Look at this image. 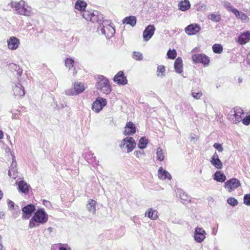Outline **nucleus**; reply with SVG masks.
<instances>
[{"label":"nucleus","mask_w":250,"mask_h":250,"mask_svg":"<svg viewBox=\"0 0 250 250\" xmlns=\"http://www.w3.org/2000/svg\"><path fill=\"white\" fill-rule=\"evenodd\" d=\"M10 7L13 8L18 15L27 17L34 15L35 12L32 7L23 0L19 1H12L10 3Z\"/></svg>","instance_id":"1"},{"label":"nucleus","mask_w":250,"mask_h":250,"mask_svg":"<svg viewBox=\"0 0 250 250\" xmlns=\"http://www.w3.org/2000/svg\"><path fill=\"white\" fill-rule=\"evenodd\" d=\"M48 220V215L43 208L38 209L34 214L29 222L30 229L39 227L45 224Z\"/></svg>","instance_id":"2"},{"label":"nucleus","mask_w":250,"mask_h":250,"mask_svg":"<svg viewBox=\"0 0 250 250\" xmlns=\"http://www.w3.org/2000/svg\"><path fill=\"white\" fill-rule=\"evenodd\" d=\"M96 87L103 94L108 95L112 91L108 79L103 75H99L96 77Z\"/></svg>","instance_id":"3"},{"label":"nucleus","mask_w":250,"mask_h":250,"mask_svg":"<svg viewBox=\"0 0 250 250\" xmlns=\"http://www.w3.org/2000/svg\"><path fill=\"white\" fill-rule=\"evenodd\" d=\"M110 23L111 22L109 21H103L102 24L98 27V30L108 39L112 37L115 33L114 28Z\"/></svg>","instance_id":"4"},{"label":"nucleus","mask_w":250,"mask_h":250,"mask_svg":"<svg viewBox=\"0 0 250 250\" xmlns=\"http://www.w3.org/2000/svg\"><path fill=\"white\" fill-rule=\"evenodd\" d=\"M83 17L87 21L98 22L100 25L104 21L103 15L97 11H84L83 13Z\"/></svg>","instance_id":"5"},{"label":"nucleus","mask_w":250,"mask_h":250,"mask_svg":"<svg viewBox=\"0 0 250 250\" xmlns=\"http://www.w3.org/2000/svg\"><path fill=\"white\" fill-rule=\"evenodd\" d=\"M244 115V113L242 109L236 107L230 110L228 114V118L233 124H237L241 121Z\"/></svg>","instance_id":"6"},{"label":"nucleus","mask_w":250,"mask_h":250,"mask_svg":"<svg viewBox=\"0 0 250 250\" xmlns=\"http://www.w3.org/2000/svg\"><path fill=\"white\" fill-rule=\"evenodd\" d=\"M136 143L135 140L131 137H126L124 138L119 146L123 151H126L127 153L131 152L136 147Z\"/></svg>","instance_id":"7"},{"label":"nucleus","mask_w":250,"mask_h":250,"mask_svg":"<svg viewBox=\"0 0 250 250\" xmlns=\"http://www.w3.org/2000/svg\"><path fill=\"white\" fill-rule=\"evenodd\" d=\"M86 88V87L83 83L75 82L73 84V87L67 89L65 92L66 95L68 96L77 95L83 93Z\"/></svg>","instance_id":"8"},{"label":"nucleus","mask_w":250,"mask_h":250,"mask_svg":"<svg viewBox=\"0 0 250 250\" xmlns=\"http://www.w3.org/2000/svg\"><path fill=\"white\" fill-rule=\"evenodd\" d=\"M107 104L105 99L97 98L92 104V109L96 113H99Z\"/></svg>","instance_id":"9"},{"label":"nucleus","mask_w":250,"mask_h":250,"mask_svg":"<svg viewBox=\"0 0 250 250\" xmlns=\"http://www.w3.org/2000/svg\"><path fill=\"white\" fill-rule=\"evenodd\" d=\"M207 233L202 228L196 227L193 234L194 241L198 243L203 242L206 238Z\"/></svg>","instance_id":"10"},{"label":"nucleus","mask_w":250,"mask_h":250,"mask_svg":"<svg viewBox=\"0 0 250 250\" xmlns=\"http://www.w3.org/2000/svg\"><path fill=\"white\" fill-rule=\"evenodd\" d=\"M192 60L194 63H201L205 66H208L209 63V58L203 54L192 55Z\"/></svg>","instance_id":"11"},{"label":"nucleus","mask_w":250,"mask_h":250,"mask_svg":"<svg viewBox=\"0 0 250 250\" xmlns=\"http://www.w3.org/2000/svg\"><path fill=\"white\" fill-rule=\"evenodd\" d=\"M241 186L240 182L236 178H231L225 183V188L230 192Z\"/></svg>","instance_id":"12"},{"label":"nucleus","mask_w":250,"mask_h":250,"mask_svg":"<svg viewBox=\"0 0 250 250\" xmlns=\"http://www.w3.org/2000/svg\"><path fill=\"white\" fill-rule=\"evenodd\" d=\"M36 207L33 204H29L22 208L23 212L22 218L23 219H28L31 217V214L35 211Z\"/></svg>","instance_id":"13"},{"label":"nucleus","mask_w":250,"mask_h":250,"mask_svg":"<svg viewBox=\"0 0 250 250\" xmlns=\"http://www.w3.org/2000/svg\"><path fill=\"white\" fill-rule=\"evenodd\" d=\"M13 94L16 97H21L24 95V88L20 83H14L12 85Z\"/></svg>","instance_id":"14"},{"label":"nucleus","mask_w":250,"mask_h":250,"mask_svg":"<svg viewBox=\"0 0 250 250\" xmlns=\"http://www.w3.org/2000/svg\"><path fill=\"white\" fill-rule=\"evenodd\" d=\"M7 47L11 50H16L20 44V40L14 36L10 37L7 40Z\"/></svg>","instance_id":"15"},{"label":"nucleus","mask_w":250,"mask_h":250,"mask_svg":"<svg viewBox=\"0 0 250 250\" xmlns=\"http://www.w3.org/2000/svg\"><path fill=\"white\" fill-rule=\"evenodd\" d=\"M155 30V28L153 25H148L143 32V37L144 41H149L154 35Z\"/></svg>","instance_id":"16"},{"label":"nucleus","mask_w":250,"mask_h":250,"mask_svg":"<svg viewBox=\"0 0 250 250\" xmlns=\"http://www.w3.org/2000/svg\"><path fill=\"white\" fill-rule=\"evenodd\" d=\"M200 29L201 27L199 25L193 23L187 26L185 28V32L189 35H193L199 32Z\"/></svg>","instance_id":"17"},{"label":"nucleus","mask_w":250,"mask_h":250,"mask_svg":"<svg viewBox=\"0 0 250 250\" xmlns=\"http://www.w3.org/2000/svg\"><path fill=\"white\" fill-rule=\"evenodd\" d=\"M18 169L17 168V164L15 161L14 158H13V161L8 171V175L10 177L16 179L18 177Z\"/></svg>","instance_id":"18"},{"label":"nucleus","mask_w":250,"mask_h":250,"mask_svg":"<svg viewBox=\"0 0 250 250\" xmlns=\"http://www.w3.org/2000/svg\"><path fill=\"white\" fill-rule=\"evenodd\" d=\"M114 81L118 84L125 85L127 83V80L124 76V72L119 71L114 77Z\"/></svg>","instance_id":"19"},{"label":"nucleus","mask_w":250,"mask_h":250,"mask_svg":"<svg viewBox=\"0 0 250 250\" xmlns=\"http://www.w3.org/2000/svg\"><path fill=\"white\" fill-rule=\"evenodd\" d=\"M136 128L135 125L131 122H127L125 127L124 134L131 135L136 132Z\"/></svg>","instance_id":"20"},{"label":"nucleus","mask_w":250,"mask_h":250,"mask_svg":"<svg viewBox=\"0 0 250 250\" xmlns=\"http://www.w3.org/2000/svg\"><path fill=\"white\" fill-rule=\"evenodd\" d=\"M158 177L162 180H164L166 179L170 180L171 179V174L167 171L163 169L162 167H160L159 168L158 171Z\"/></svg>","instance_id":"21"},{"label":"nucleus","mask_w":250,"mask_h":250,"mask_svg":"<svg viewBox=\"0 0 250 250\" xmlns=\"http://www.w3.org/2000/svg\"><path fill=\"white\" fill-rule=\"evenodd\" d=\"M177 195L183 201V203H188L190 201V197L185 193L182 189H178L177 191Z\"/></svg>","instance_id":"22"},{"label":"nucleus","mask_w":250,"mask_h":250,"mask_svg":"<svg viewBox=\"0 0 250 250\" xmlns=\"http://www.w3.org/2000/svg\"><path fill=\"white\" fill-rule=\"evenodd\" d=\"M250 40V31H248L241 34L239 36L238 42L241 44H244Z\"/></svg>","instance_id":"23"},{"label":"nucleus","mask_w":250,"mask_h":250,"mask_svg":"<svg viewBox=\"0 0 250 250\" xmlns=\"http://www.w3.org/2000/svg\"><path fill=\"white\" fill-rule=\"evenodd\" d=\"M97 202L93 199H89L86 205L87 210L92 214H95L96 211Z\"/></svg>","instance_id":"24"},{"label":"nucleus","mask_w":250,"mask_h":250,"mask_svg":"<svg viewBox=\"0 0 250 250\" xmlns=\"http://www.w3.org/2000/svg\"><path fill=\"white\" fill-rule=\"evenodd\" d=\"M174 67L176 73L181 74L183 72V61L181 58L178 57L175 60Z\"/></svg>","instance_id":"25"},{"label":"nucleus","mask_w":250,"mask_h":250,"mask_svg":"<svg viewBox=\"0 0 250 250\" xmlns=\"http://www.w3.org/2000/svg\"><path fill=\"white\" fill-rule=\"evenodd\" d=\"M190 7V3L188 0H184L178 3L179 9L182 11H186Z\"/></svg>","instance_id":"26"},{"label":"nucleus","mask_w":250,"mask_h":250,"mask_svg":"<svg viewBox=\"0 0 250 250\" xmlns=\"http://www.w3.org/2000/svg\"><path fill=\"white\" fill-rule=\"evenodd\" d=\"M136 18L133 16L126 17L123 20V23L124 24H129L132 27H134L136 25Z\"/></svg>","instance_id":"27"},{"label":"nucleus","mask_w":250,"mask_h":250,"mask_svg":"<svg viewBox=\"0 0 250 250\" xmlns=\"http://www.w3.org/2000/svg\"><path fill=\"white\" fill-rule=\"evenodd\" d=\"M29 185L24 181H21L18 183V189L22 193H26L29 190Z\"/></svg>","instance_id":"28"},{"label":"nucleus","mask_w":250,"mask_h":250,"mask_svg":"<svg viewBox=\"0 0 250 250\" xmlns=\"http://www.w3.org/2000/svg\"><path fill=\"white\" fill-rule=\"evenodd\" d=\"M87 3L83 0H77L75 4V8L80 11H84Z\"/></svg>","instance_id":"29"},{"label":"nucleus","mask_w":250,"mask_h":250,"mask_svg":"<svg viewBox=\"0 0 250 250\" xmlns=\"http://www.w3.org/2000/svg\"><path fill=\"white\" fill-rule=\"evenodd\" d=\"M145 216H147L151 220H155L158 217V212L156 210L153 209L152 208H149L148 211L146 212Z\"/></svg>","instance_id":"30"},{"label":"nucleus","mask_w":250,"mask_h":250,"mask_svg":"<svg viewBox=\"0 0 250 250\" xmlns=\"http://www.w3.org/2000/svg\"><path fill=\"white\" fill-rule=\"evenodd\" d=\"M213 179L219 182H224L226 179V177L224 173L217 171L213 175Z\"/></svg>","instance_id":"31"},{"label":"nucleus","mask_w":250,"mask_h":250,"mask_svg":"<svg viewBox=\"0 0 250 250\" xmlns=\"http://www.w3.org/2000/svg\"><path fill=\"white\" fill-rule=\"evenodd\" d=\"M158 77L163 78L166 76L165 67L163 65H158L156 71Z\"/></svg>","instance_id":"32"},{"label":"nucleus","mask_w":250,"mask_h":250,"mask_svg":"<svg viewBox=\"0 0 250 250\" xmlns=\"http://www.w3.org/2000/svg\"><path fill=\"white\" fill-rule=\"evenodd\" d=\"M236 17L239 19H240L242 22H247L249 21V17L244 13L240 12L237 10V13L234 14Z\"/></svg>","instance_id":"33"},{"label":"nucleus","mask_w":250,"mask_h":250,"mask_svg":"<svg viewBox=\"0 0 250 250\" xmlns=\"http://www.w3.org/2000/svg\"><path fill=\"white\" fill-rule=\"evenodd\" d=\"M157 159L160 161H162L165 158V151L160 147H158L156 152Z\"/></svg>","instance_id":"34"},{"label":"nucleus","mask_w":250,"mask_h":250,"mask_svg":"<svg viewBox=\"0 0 250 250\" xmlns=\"http://www.w3.org/2000/svg\"><path fill=\"white\" fill-rule=\"evenodd\" d=\"M208 18L214 22H219L221 20V15L219 14H216L215 13L209 14L208 16Z\"/></svg>","instance_id":"35"},{"label":"nucleus","mask_w":250,"mask_h":250,"mask_svg":"<svg viewBox=\"0 0 250 250\" xmlns=\"http://www.w3.org/2000/svg\"><path fill=\"white\" fill-rule=\"evenodd\" d=\"M222 5L228 11H231L233 14L237 13V9L234 8L230 2L228 1H224L222 3Z\"/></svg>","instance_id":"36"},{"label":"nucleus","mask_w":250,"mask_h":250,"mask_svg":"<svg viewBox=\"0 0 250 250\" xmlns=\"http://www.w3.org/2000/svg\"><path fill=\"white\" fill-rule=\"evenodd\" d=\"M148 143V140L145 137H141L138 144V146L140 149H144L146 147Z\"/></svg>","instance_id":"37"},{"label":"nucleus","mask_w":250,"mask_h":250,"mask_svg":"<svg viewBox=\"0 0 250 250\" xmlns=\"http://www.w3.org/2000/svg\"><path fill=\"white\" fill-rule=\"evenodd\" d=\"M210 162L217 169H221L223 167L222 163L219 159L211 160Z\"/></svg>","instance_id":"38"},{"label":"nucleus","mask_w":250,"mask_h":250,"mask_svg":"<svg viewBox=\"0 0 250 250\" xmlns=\"http://www.w3.org/2000/svg\"><path fill=\"white\" fill-rule=\"evenodd\" d=\"M212 50L215 53L221 54L223 51V47L220 44H215L212 46Z\"/></svg>","instance_id":"39"},{"label":"nucleus","mask_w":250,"mask_h":250,"mask_svg":"<svg viewBox=\"0 0 250 250\" xmlns=\"http://www.w3.org/2000/svg\"><path fill=\"white\" fill-rule=\"evenodd\" d=\"M58 250H72L71 247L67 244L59 243L56 245Z\"/></svg>","instance_id":"40"},{"label":"nucleus","mask_w":250,"mask_h":250,"mask_svg":"<svg viewBox=\"0 0 250 250\" xmlns=\"http://www.w3.org/2000/svg\"><path fill=\"white\" fill-rule=\"evenodd\" d=\"M74 61L71 58H67L65 61V65L70 70L73 67Z\"/></svg>","instance_id":"41"},{"label":"nucleus","mask_w":250,"mask_h":250,"mask_svg":"<svg viewBox=\"0 0 250 250\" xmlns=\"http://www.w3.org/2000/svg\"><path fill=\"white\" fill-rule=\"evenodd\" d=\"M177 55L176 51L175 49H169L167 52V56L169 59H174Z\"/></svg>","instance_id":"42"},{"label":"nucleus","mask_w":250,"mask_h":250,"mask_svg":"<svg viewBox=\"0 0 250 250\" xmlns=\"http://www.w3.org/2000/svg\"><path fill=\"white\" fill-rule=\"evenodd\" d=\"M9 66L11 69H14L15 71H16L18 74L20 75H21L22 72V70L20 68V66L15 63H12L10 64Z\"/></svg>","instance_id":"43"},{"label":"nucleus","mask_w":250,"mask_h":250,"mask_svg":"<svg viewBox=\"0 0 250 250\" xmlns=\"http://www.w3.org/2000/svg\"><path fill=\"white\" fill-rule=\"evenodd\" d=\"M191 95L194 99L198 100L202 97V93L199 90L193 91L191 93Z\"/></svg>","instance_id":"44"},{"label":"nucleus","mask_w":250,"mask_h":250,"mask_svg":"<svg viewBox=\"0 0 250 250\" xmlns=\"http://www.w3.org/2000/svg\"><path fill=\"white\" fill-rule=\"evenodd\" d=\"M207 6L202 3H199L196 6V9L198 11H205L207 10Z\"/></svg>","instance_id":"45"},{"label":"nucleus","mask_w":250,"mask_h":250,"mask_svg":"<svg viewBox=\"0 0 250 250\" xmlns=\"http://www.w3.org/2000/svg\"><path fill=\"white\" fill-rule=\"evenodd\" d=\"M227 203L232 206H235L238 204L237 200L233 197H229L227 200Z\"/></svg>","instance_id":"46"},{"label":"nucleus","mask_w":250,"mask_h":250,"mask_svg":"<svg viewBox=\"0 0 250 250\" xmlns=\"http://www.w3.org/2000/svg\"><path fill=\"white\" fill-rule=\"evenodd\" d=\"M133 58L136 60H141L143 59V55L139 52H134L133 53Z\"/></svg>","instance_id":"47"},{"label":"nucleus","mask_w":250,"mask_h":250,"mask_svg":"<svg viewBox=\"0 0 250 250\" xmlns=\"http://www.w3.org/2000/svg\"><path fill=\"white\" fill-rule=\"evenodd\" d=\"M241 121L242 122L243 124L245 125H248L250 124V115L247 116L245 117L244 116V117H243Z\"/></svg>","instance_id":"48"},{"label":"nucleus","mask_w":250,"mask_h":250,"mask_svg":"<svg viewBox=\"0 0 250 250\" xmlns=\"http://www.w3.org/2000/svg\"><path fill=\"white\" fill-rule=\"evenodd\" d=\"M244 203L247 206H250V195L246 194L244 197Z\"/></svg>","instance_id":"49"},{"label":"nucleus","mask_w":250,"mask_h":250,"mask_svg":"<svg viewBox=\"0 0 250 250\" xmlns=\"http://www.w3.org/2000/svg\"><path fill=\"white\" fill-rule=\"evenodd\" d=\"M134 154L136 157L140 158L144 155V151L143 150H136L134 151Z\"/></svg>","instance_id":"50"},{"label":"nucleus","mask_w":250,"mask_h":250,"mask_svg":"<svg viewBox=\"0 0 250 250\" xmlns=\"http://www.w3.org/2000/svg\"><path fill=\"white\" fill-rule=\"evenodd\" d=\"M213 147L217 149L219 152H222L223 151V147L220 144L215 143L213 145Z\"/></svg>","instance_id":"51"},{"label":"nucleus","mask_w":250,"mask_h":250,"mask_svg":"<svg viewBox=\"0 0 250 250\" xmlns=\"http://www.w3.org/2000/svg\"><path fill=\"white\" fill-rule=\"evenodd\" d=\"M8 206H9V208L10 209H14V205H15V203L11 201V200H9L8 201Z\"/></svg>","instance_id":"52"},{"label":"nucleus","mask_w":250,"mask_h":250,"mask_svg":"<svg viewBox=\"0 0 250 250\" xmlns=\"http://www.w3.org/2000/svg\"><path fill=\"white\" fill-rule=\"evenodd\" d=\"M88 156H91V158H93L94 160H95V157L93 156V153H92L91 151H89L86 153V158H87V160H88Z\"/></svg>","instance_id":"53"},{"label":"nucleus","mask_w":250,"mask_h":250,"mask_svg":"<svg viewBox=\"0 0 250 250\" xmlns=\"http://www.w3.org/2000/svg\"><path fill=\"white\" fill-rule=\"evenodd\" d=\"M218 159H219V156H218V154H217V153L215 152L213 154V156H212L211 160Z\"/></svg>","instance_id":"54"},{"label":"nucleus","mask_w":250,"mask_h":250,"mask_svg":"<svg viewBox=\"0 0 250 250\" xmlns=\"http://www.w3.org/2000/svg\"><path fill=\"white\" fill-rule=\"evenodd\" d=\"M1 240H2V237L0 235V250H5V249H3V246L2 244Z\"/></svg>","instance_id":"55"},{"label":"nucleus","mask_w":250,"mask_h":250,"mask_svg":"<svg viewBox=\"0 0 250 250\" xmlns=\"http://www.w3.org/2000/svg\"><path fill=\"white\" fill-rule=\"evenodd\" d=\"M217 233V229L213 228L212 229V234L214 235H216Z\"/></svg>","instance_id":"56"},{"label":"nucleus","mask_w":250,"mask_h":250,"mask_svg":"<svg viewBox=\"0 0 250 250\" xmlns=\"http://www.w3.org/2000/svg\"><path fill=\"white\" fill-rule=\"evenodd\" d=\"M4 134L2 131L0 130V140L3 138Z\"/></svg>","instance_id":"57"},{"label":"nucleus","mask_w":250,"mask_h":250,"mask_svg":"<svg viewBox=\"0 0 250 250\" xmlns=\"http://www.w3.org/2000/svg\"><path fill=\"white\" fill-rule=\"evenodd\" d=\"M247 60L249 63L250 64V53H249L247 56Z\"/></svg>","instance_id":"58"},{"label":"nucleus","mask_w":250,"mask_h":250,"mask_svg":"<svg viewBox=\"0 0 250 250\" xmlns=\"http://www.w3.org/2000/svg\"><path fill=\"white\" fill-rule=\"evenodd\" d=\"M6 151L10 152L11 153V154H12V152H11V150H10V148L8 147L6 148Z\"/></svg>","instance_id":"59"},{"label":"nucleus","mask_w":250,"mask_h":250,"mask_svg":"<svg viewBox=\"0 0 250 250\" xmlns=\"http://www.w3.org/2000/svg\"><path fill=\"white\" fill-rule=\"evenodd\" d=\"M3 196V194L2 193V191L0 190V199L2 198Z\"/></svg>","instance_id":"60"},{"label":"nucleus","mask_w":250,"mask_h":250,"mask_svg":"<svg viewBox=\"0 0 250 250\" xmlns=\"http://www.w3.org/2000/svg\"><path fill=\"white\" fill-rule=\"evenodd\" d=\"M77 72L75 71V70H74L73 71V76H75Z\"/></svg>","instance_id":"61"},{"label":"nucleus","mask_w":250,"mask_h":250,"mask_svg":"<svg viewBox=\"0 0 250 250\" xmlns=\"http://www.w3.org/2000/svg\"><path fill=\"white\" fill-rule=\"evenodd\" d=\"M48 229L49 230H50V231H51L52 230V228H49Z\"/></svg>","instance_id":"62"},{"label":"nucleus","mask_w":250,"mask_h":250,"mask_svg":"<svg viewBox=\"0 0 250 250\" xmlns=\"http://www.w3.org/2000/svg\"><path fill=\"white\" fill-rule=\"evenodd\" d=\"M241 81H242V80H240V79H239V82L240 83V82H241Z\"/></svg>","instance_id":"63"}]
</instances>
